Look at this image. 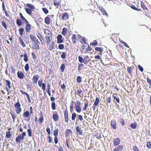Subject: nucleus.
Segmentation results:
<instances>
[{
    "instance_id": "0eeeda50",
    "label": "nucleus",
    "mask_w": 151,
    "mask_h": 151,
    "mask_svg": "<svg viewBox=\"0 0 151 151\" xmlns=\"http://www.w3.org/2000/svg\"><path fill=\"white\" fill-rule=\"evenodd\" d=\"M120 139L119 138H116L114 139L113 142L114 145L115 146L118 145L120 143Z\"/></svg>"
},
{
    "instance_id": "7c9ffc66",
    "label": "nucleus",
    "mask_w": 151,
    "mask_h": 151,
    "mask_svg": "<svg viewBox=\"0 0 151 151\" xmlns=\"http://www.w3.org/2000/svg\"><path fill=\"white\" fill-rule=\"evenodd\" d=\"M19 39L20 42V43L21 45H22L23 47H26V45L24 44L23 40L20 37H19Z\"/></svg>"
},
{
    "instance_id": "2eb2a0df",
    "label": "nucleus",
    "mask_w": 151,
    "mask_h": 151,
    "mask_svg": "<svg viewBox=\"0 0 151 151\" xmlns=\"http://www.w3.org/2000/svg\"><path fill=\"white\" fill-rule=\"evenodd\" d=\"M25 9L27 13L30 15H31L32 14V10L31 9H29L28 8H25Z\"/></svg>"
},
{
    "instance_id": "20e7f679",
    "label": "nucleus",
    "mask_w": 151,
    "mask_h": 151,
    "mask_svg": "<svg viewBox=\"0 0 151 151\" xmlns=\"http://www.w3.org/2000/svg\"><path fill=\"white\" fill-rule=\"evenodd\" d=\"M64 115L65 121L67 123L68 122V111L67 109H66L64 111Z\"/></svg>"
},
{
    "instance_id": "473e14b6",
    "label": "nucleus",
    "mask_w": 151,
    "mask_h": 151,
    "mask_svg": "<svg viewBox=\"0 0 151 151\" xmlns=\"http://www.w3.org/2000/svg\"><path fill=\"white\" fill-rule=\"evenodd\" d=\"M67 29L66 28L64 27L63 28V31L62 32V35H66L67 33Z\"/></svg>"
},
{
    "instance_id": "dca6fc26",
    "label": "nucleus",
    "mask_w": 151,
    "mask_h": 151,
    "mask_svg": "<svg viewBox=\"0 0 151 151\" xmlns=\"http://www.w3.org/2000/svg\"><path fill=\"white\" fill-rule=\"evenodd\" d=\"M76 131L79 133L80 135L82 133L83 130L81 129V127H76Z\"/></svg>"
},
{
    "instance_id": "8fccbe9b",
    "label": "nucleus",
    "mask_w": 151,
    "mask_h": 151,
    "mask_svg": "<svg viewBox=\"0 0 151 151\" xmlns=\"http://www.w3.org/2000/svg\"><path fill=\"white\" fill-rule=\"evenodd\" d=\"M1 25L4 27L6 29H7V25L5 22L4 21H2L1 22Z\"/></svg>"
},
{
    "instance_id": "3c124183",
    "label": "nucleus",
    "mask_w": 151,
    "mask_h": 151,
    "mask_svg": "<svg viewBox=\"0 0 151 151\" xmlns=\"http://www.w3.org/2000/svg\"><path fill=\"white\" fill-rule=\"evenodd\" d=\"M84 60L86 61H89L90 60L89 57L88 56H86L84 58Z\"/></svg>"
},
{
    "instance_id": "5fc2aeb1",
    "label": "nucleus",
    "mask_w": 151,
    "mask_h": 151,
    "mask_svg": "<svg viewBox=\"0 0 151 151\" xmlns=\"http://www.w3.org/2000/svg\"><path fill=\"white\" fill-rule=\"evenodd\" d=\"M25 70L26 71H28L29 69V66L28 64H27L25 65L24 67Z\"/></svg>"
},
{
    "instance_id": "e433bc0d",
    "label": "nucleus",
    "mask_w": 151,
    "mask_h": 151,
    "mask_svg": "<svg viewBox=\"0 0 151 151\" xmlns=\"http://www.w3.org/2000/svg\"><path fill=\"white\" fill-rule=\"evenodd\" d=\"M130 126L133 129H135L137 128V125L135 123H133L131 124Z\"/></svg>"
},
{
    "instance_id": "cd10ccee",
    "label": "nucleus",
    "mask_w": 151,
    "mask_h": 151,
    "mask_svg": "<svg viewBox=\"0 0 151 151\" xmlns=\"http://www.w3.org/2000/svg\"><path fill=\"white\" fill-rule=\"evenodd\" d=\"M19 32L20 35L21 36H22L23 34V32L24 31V29L23 28L21 27L19 29Z\"/></svg>"
},
{
    "instance_id": "864d4df0",
    "label": "nucleus",
    "mask_w": 151,
    "mask_h": 151,
    "mask_svg": "<svg viewBox=\"0 0 151 151\" xmlns=\"http://www.w3.org/2000/svg\"><path fill=\"white\" fill-rule=\"evenodd\" d=\"M77 116L78 117L79 120L80 121H82L83 120V119L82 115L77 114Z\"/></svg>"
},
{
    "instance_id": "c9c22d12",
    "label": "nucleus",
    "mask_w": 151,
    "mask_h": 151,
    "mask_svg": "<svg viewBox=\"0 0 151 151\" xmlns=\"http://www.w3.org/2000/svg\"><path fill=\"white\" fill-rule=\"evenodd\" d=\"M38 35H37V36L38 37V38L40 40L41 43L42 44V40H43V38L42 37V36L41 35V34H40L39 33H38Z\"/></svg>"
},
{
    "instance_id": "ea45409f",
    "label": "nucleus",
    "mask_w": 151,
    "mask_h": 151,
    "mask_svg": "<svg viewBox=\"0 0 151 151\" xmlns=\"http://www.w3.org/2000/svg\"><path fill=\"white\" fill-rule=\"evenodd\" d=\"M6 86H7L8 87H9V88H11V83L10 82V81L9 80H6Z\"/></svg>"
},
{
    "instance_id": "aec40b11",
    "label": "nucleus",
    "mask_w": 151,
    "mask_h": 151,
    "mask_svg": "<svg viewBox=\"0 0 151 151\" xmlns=\"http://www.w3.org/2000/svg\"><path fill=\"white\" fill-rule=\"evenodd\" d=\"M45 23L47 24H49L50 23V18L48 17H46L45 20Z\"/></svg>"
},
{
    "instance_id": "9d476101",
    "label": "nucleus",
    "mask_w": 151,
    "mask_h": 151,
    "mask_svg": "<svg viewBox=\"0 0 151 151\" xmlns=\"http://www.w3.org/2000/svg\"><path fill=\"white\" fill-rule=\"evenodd\" d=\"M69 16L67 13H65L63 14L62 17V19L63 20H66L69 18Z\"/></svg>"
},
{
    "instance_id": "1a4fd4ad",
    "label": "nucleus",
    "mask_w": 151,
    "mask_h": 151,
    "mask_svg": "<svg viewBox=\"0 0 151 151\" xmlns=\"http://www.w3.org/2000/svg\"><path fill=\"white\" fill-rule=\"evenodd\" d=\"M113 97L114 100H115L118 103H119V99L118 97L117 93H114L113 95Z\"/></svg>"
},
{
    "instance_id": "412c9836",
    "label": "nucleus",
    "mask_w": 151,
    "mask_h": 151,
    "mask_svg": "<svg viewBox=\"0 0 151 151\" xmlns=\"http://www.w3.org/2000/svg\"><path fill=\"white\" fill-rule=\"evenodd\" d=\"M95 50L97 51H99L100 52V54L101 55V53L103 51V49L102 48L99 47H96L95 48Z\"/></svg>"
},
{
    "instance_id": "9b49d317",
    "label": "nucleus",
    "mask_w": 151,
    "mask_h": 151,
    "mask_svg": "<svg viewBox=\"0 0 151 151\" xmlns=\"http://www.w3.org/2000/svg\"><path fill=\"white\" fill-rule=\"evenodd\" d=\"M24 138L22 136L21 134H19L16 139V140L17 143H20L21 140L24 139Z\"/></svg>"
},
{
    "instance_id": "bb28decb",
    "label": "nucleus",
    "mask_w": 151,
    "mask_h": 151,
    "mask_svg": "<svg viewBox=\"0 0 151 151\" xmlns=\"http://www.w3.org/2000/svg\"><path fill=\"white\" fill-rule=\"evenodd\" d=\"M23 116L24 117H28V116H29V112L27 111H26L23 114Z\"/></svg>"
},
{
    "instance_id": "603ef678",
    "label": "nucleus",
    "mask_w": 151,
    "mask_h": 151,
    "mask_svg": "<svg viewBox=\"0 0 151 151\" xmlns=\"http://www.w3.org/2000/svg\"><path fill=\"white\" fill-rule=\"evenodd\" d=\"M36 44V45L35 46V47L34 48L36 50H38L39 49V44H40V43H35Z\"/></svg>"
},
{
    "instance_id": "423d86ee",
    "label": "nucleus",
    "mask_w": 151,
    "mask_h": 151,
    "mask_svg": "<svg viewBox=\"0 0 151 151\" xmlns=\"http://www.w3.org/2000/svg\"><path fill=\"white\" fill-rule=\"evenodd\" d=\"M30 37L31 40L35 43H40L38 40L35 36L32 35H30Z\"/></svg>"
},
{
    "instance_id": "58836bf2",
    "label": "nucleus",
    "mask_w": 151,
    "mask_h": 151,
    "mask_svg": "<svg viewBox=\"0 0 151 151\" xmlns=\"http://www.w3.org/2000/svg\"><path fill=\"white\" fill-rule=\"evenodd\" d=\"M84 65L83 64H78V71H79L81 70V68Z\"/></svg>"
},
{
    "instance_id": "a18cd8bd",
    "label": "nucleus",
    "mask_w": 151,
    "mask_h": 151,
    "mask_svg": "<svg viewBox=\"0 0 151 151\" xmlns=\"http://www.w3.org/2000/svg\"><path fill=\"white\" fill-rule=\"evenodd\" d=\"M65 68V65L64 64H62L60 67V69L62 72H63Z\"/></svg>"
},
{
    "instance_id": "c756f323",
    "label": "nucleus",
    "mask_w": 151,
    "mask_h": 151,
    "mask_svg": "<svg viewBox=\"0 0 151 151\" xmlns=\"http://www.w3.org/2000/svg\"><path fill=\"white\" fill-rule=\"evenodd\" d=\"M58 129L55 128L53 132V135L55 136H57L58 135Z\"/></svg>"
},
{
    "instance_id": "6e6552de",
    "label": "nucleus",
    "mask_w": 151,
    "mask_h": 151,
    "mask_svg": "<svg viewBox=\"0 0 151 151\" xmlns=\"http://www.w3.org/2000/svg\"><path fill=\"white\" fill-rule=\"evenodd\" d=\"M110 125L111 127L114 129H116V121L114 120H112L110 123Z\"/></svg>"
},
{
    "instance_id": "0e129e2a",
    "label": "nucleus",
    "mask_w": 151,
    "mask_h": 151,
    "mask_svg": "<svg viewBox=\"0 0 151 151\" xmlns=\"http://www.w3.org/2000/svg\"><path fill=\"white\" fill-rule=\"evenodd\" d=\"M66 54L63 52L61 55V57L63 59H65V58Z\"/></svg>"
},
{
    "instance_id": "39448f33",
    "label": "nucleus",
    "mask_w": 151,
    "mask_h": 151,
    "mask_svg": "<svg viewBox=\"0 0 151 151\" xmlns=\"http://www.w3.org/2000/svg\"><path fill=\"white\" fill-rule=\"evenodd\" d=\"M17 76L19 78L21 79H23L25 77L24 74L21 71H18L17 72Z\"/></svg>"
},
{
    "instance_id": "37998d69",
    "label": "nucleus",
    "mask_w": 151,
    "mask_h": 151,
    "mask_svg": "<svg viewBox=\"0 0 151 151\" xmlns=\"http://www.w3.org/2000/svg\"><path fill=\"white\" fill-rule=\"evenodd\" d=\"M42 10L45 14H47L48 13V10L45 7L43 8H42Z\"/></svg>"
},
{
    "instance_id": "a878e982",
    "label": "nucleus",
    "mask_w": 151,
    "mask_h": 151,
    "mask_svg": "<svg viewBox=\"0 0 151 151\" xmlns=\"http://www.w3.org/2000/svg\"><path fill=\"white\" fill-rule=\"evenodd\" d=\"M81 105V103L80 102L78 101H77L75 103V107H80Z\"/></svg>"
},
{
    "instance_id": "09e8293b",
    "label": "nucleus",
    "mask_w": 151,
    "mask_h": 151,
    "mask_svg": "<svg viewBox=\"0 0 151 151\" xmlns=\"http://www.w3.org/2000/svg\"><path fill=\"white\" fill-rule=\"evenodd\" d=\"M27 132L28 133V136L29 137H31L32 136V131L31 129H28L27 130Z\"/></svg>"
},
{
    "instance_id": "13d9d810",
    "label": "nucleus",
    "mask_w": 151,
    "mask_h": 151,
    "mask_svg": "<svg viewBox=\"0 0 151 151\" xmlns=\"http://www.w3.org/2000/svg\"><path fill=\"white\" fill-rule=\"evenodd\" d=\"M59 48L61 50H62L64 49V46L63 45L60 44L58 45Z\"/></svg>"
},
{
    "instance_id": "c03bdc74",
    "label": "nucleus",
    "mask_w": 151,
    "mask_h": 151,
    "mask_svg": "<svg viewBox=\"0 0 151 151\" xmlns=\"http://www.w3.org/2000/svg\"><path fill=\"white\" fill-rule=\"evenodd\" d=\"M97 45V42L96 40H93V42L91 43H90L91 45H92L95 46L96 45Z\"/></svg>"
},
{
    "instance_id": "680f3d73",
    "label": "nucleus",
    "mask_w": 151,
    "mask_h": 151,
    "mask_svg": "<svg viewBox=\"0 0 151 151\" xmlns=\"http://www.w3.org/2000/svg\"><path fill=\"white\" fill-rule=\"evenodd\" d=\"M131 7L132 9L135 10H137V11L139 10V9H138L134 5H131Z\"/></svg>"
},
{
    "instance_id": "a19ab883",
    "label": "nucleus",
    "mask_w": 151,
    "mask_h": 151,
    "mask_svg": "<svg viewBox=\"0 0 151 151\" xmlns=\"http://www.w3.org/2000/svg\"><path fill=\"white\" fill-rule=\"evenodd\" d=\"M44 120V117L43 116H40L39 118L38 122L39 123H40L41 124L43 122V121Z\"/></svg>"
},
{
    "instance_id": "b1692460",
    "label": "nucleus",
    "mask_w": 151,
    "mask_h": 151,
    "mask_svg": "<svg viewBox=\"0 0 151 151\" xmlns=\"http://www.w3.org/2000/svg\"><path fill=\"white\" fill-rule=\"evenodd\" d=\"M10 114L12 117V118L13 119V122H14L15 118L17 117L16 114L14 113H13L12 112L10 113Z\"/></svg>"
},
{
    "instance_id": "e2e57ef3",
    "label": "nucleus",
    "mask_w": 151,
    "mask_h": 151,
    "mask_svg": "<svg viewBox=\"0 0 151 151\" xmlns=\"http://www.w3.org/2000/svg\"><path fill=\"white\" fill-rule=\"evenodd\" d=\"M19 15L22 19L24 21L25 20H26V19L23 17L21 13H20Z\"/></svg>"
},
{
    "instance_id": "c85d7f7f",
    "label": "nucleus",
    "mask_w": 151,
    "mask_h": 151,
    "mask_svg": "<svg viewBox=\"0 0 151 151\" xmlns=\"http://www.w3.org/2000/svg\"><path fill=\"white\" fill-rule=\"evenodd\" d=\"M26 6H27L29 7V9H35L34 6L33 4L28 3L26 4Z\"/></svg>"
},
{
    "instance_id": "4d7b16f0",
    "label": "nucleus",
    "mask_w": 151,
    "mask_h": 151,
    "mask_svg": "<svg viewBox=\"0 0 151 151\" xmlns=\"http://www.w3.org/2000/svg\"><path fill=\"white\" fill-rule=\"evenodd\" d=\"M133 149L134 151H139V149L135 146H133Z\"/></svg>"
},
{
    "instance_id": "7ed1b4c3",
    "label": "nucleus",
    "mask_w": 151,
    "mask_h": 151,
    "mask_svg": "<svg viewBox=\"0 0 151 151\" xmlns=\"http://www.w3.org/2000/svg\"><path fill=\"white\" fill-rule=\"evenodd\" d=\"M40 78V76L38 74H36L32 78V81L34 84H37V81Z\"/></svg>"
},
{
    "instance_id": "69168bd1",
    "label": "nucleus",
    "mask_w": 151,
    "mask_h": 151,
    "mask_svg": "<svg viewBox=\"0 0 151 151\" xmlns=\"http://www.w3.org/2000/svg\"><path fill=\"white\" fill-rule=\"evenodd\" d=\"M54 142L55 144H57L58 142V139L57 138V136H55L54 137Z\"/></svg>"
},
{
    "instance_id": "4be33fe9",
    "label": "nucleus",
    "mask_w": 151,
    "mask_h": 151,
    "mask_svg": "<svg viewBox=\"0 0 151 151\" xmlns=\"http://www.w3.org/2000/svg\"><path fill=\"white\" fill-rule=\"evenodd\" d=\"M76 35L75 34L73 35L72 36V39L73 44L75 43L76 42Z\"/></svg>"
},
{
    "instance_id": "4468645a",
    "label": "nucleus",
    "mask_w": 151,
    "mask_h": 151,
    "mask_svg": "<svg viewBox=\"0 0 151 151\" xmlns=\"http://www.w3.org/2000/svg\"><path fill=\"white\" fill-rule=\"evenodd\" d=\"M70 134L72 135L73 134L72 132L70 129H67L66 131L65 137H67L69 136Z\"/></svg>"
},
{
    "instance_id": "a211bd4d",
    "label": "nucleus",
    "mask_w": 151,
    "mask_h": 151,
    "mask_svg": "<svg viewBox=\"0 0 151 151\" xmlns=\"http://www.w3.org/2000/svg\"><path fill=\"white\" fill-rule=\"evenodd\" d=\"M31 25L30 24H26L25 27V30L27 32H29L31 28Z\"/></svg>"
},
{
    "instance_id": "f257e3e1",
    "label": "nucleus",
    "mask_w": 151,
    "mask_h": 151,
    "mask_svg": "<svg viewBox=\"0 0 151 151\" xmlns=\"http://www.w3.org/2000/svg\"><path fill=\"white\" fill-rule=\"evenodd\" d=\"M44 32L46 35V39L50 41H51L52 40V35L50 31L46 29L45 30Z\"/></svg>"
},
{
    "instance_id": "de8ad7c7",
    "label": "nucleus",
    "mask_w": 151,
    "mask_h": 151,
    "mask_svg": "<svg viewBox=\"0 0 151 151\" xmlns=\"http://www.w3.org/2000/svg\"><path fill=\"white\" fill-rule=\"evenodd\" d=\"M147 146L148 149L151 148V142L149 141L147 142Z\"/></svg>"
},
{
    "instance_id": "bf43d9fd",
    "label": "nucleus",
    "mask_w": 151,
    "mask_h": 151,
    "mask_svg": "<svg viewBox=\"0 0 151 151\" xmlns=\"http://www.w3.org/2000/svg\"><path fill=\"white\" fill-rule=\"evenodd\" d=\"M85 105L83 107V109L84 111L86 110L88 106V103H86V102H85V103L84 104Z\"/></svg>"
},
{
    "instance_id": "f3484780",
    "label": "nucleus",
    "mask_w": 151,
    "mask_h": 151,
    "mask_svg": "<svg viewBox=\"0 0 151 151\" xmlns=\"http://www.w3.org/2000/svg\"><path fill=\"white\" fill-rule=\"evenodd\" d=\"M24 60L26 63L28 61V56L27 55V52L25 51L24 53Z\"/></svg>"
},
{
    "instance_id": "f8f14e48",
    "label": "nucleus",
    "mask_w": 151,
    "mask_h": 151,
    "mask_svg": "<svg viewBox=\"0 0 151 151\" xmlns=\"http://www.w3.org/2000/svg\"><path fill=\"white\" fill-rule=\"evenodd\" d=\"M62 36L61 35H58L57 37L58 40V43H61L63 42V40L62 39Z\"/></svg>"
},
{
    "instance_id": "72a5a7b5",
    "label": "nucleus",
    "mask_w": 151,
    "mask_h": 151,
    "mask_svg": "<svg viewBox=\"0 0 151 151\" xmlns=\"http://www.w3.org/2000/svg\"><path fill=\"white\" fill-rule=\"evenodd\" d=\"M77 114L75 113L74 112L72 114L71 119L72 120H75L76 119V117L77 116Z\"/></svg>"
},
{
    "instance_id": "5701e85b",
    "label": "nucleus",
    "mask_w": 151,
    "mask_h": 151,
    "mask_svg": "<svg viewBox=\"0 0 151 151\" xmlns=\"http://www.w3.org/2000/svg\"><path fill=\"white\" fill-rule=\"evenodd\" d=\"M11 136L10 131H8L6 132V137L7 138H10Z\"/></svg>"
},
{
    "instance_id": "2f4dec72",
    "label": "nucleus",
    "mask_w": 151,
    "mask_h": 151,
    "mask_svg": "<svg viewBox=\"0 0 151 151\" xmlns=\"http://www.w3.org/2000/svg\"><path fill=\"white\" fill-rule=\"evenodd\" d=\"M99 98H96V99L95 101L93 104V105H95V106H98L99 104Z\"/></svg>"
},
{
    "instance_id": "79ce46f5",
    "label": "nucleus",
    "mask_w": 151,
    "mask_h": 151,
    "mask_svg": "<svg viewBox=\"0 0 151 151\" xmlns=\"http://www.w3.org/2000/svg\"><path fill=\"white\" fill-rule=\"evenodd\" d=\"M78 59L79 62L81 63L84 62V59L82 57L80 56H79L78 57Z\"/></svg>"
},
{
    "instance_id": "052dcab7",
    "label": "nucleus",
    "mask_w": 151,
    "mask_h": 151,
    "mask_svg": "<svg viewBox=\"0 0 151 151\" xmlns=\"http://www.w3.org/2000/svg\"><path fill=\"white\" fill-rule=\"evenodd\" d=\"M111 98L110 97H109L108 98H106V100L107 101L106 104L108 105V103L109 102V103H110L111 102Z\"/></svg>"
},
{
    "instance_id": "338daca9",
    "label": "nucleus",
    "mask_w": 151,
    "mask_h": 151,
    "mask_svg": "<svg viewBox=\"0 0 151 151\" xmlns=\"http://www.w3.org/2000/svg\"><path fill=\"white\" fill-rule=\"evenodd\" d=\"M42 89L43 91H44L45 90V87L46 86V85L45 83H43L42 84Z\"/></svg>"
},
{
    "instance_id": "774afa93",
    "label": "nucleus",
    "mask_w": 151,
    "mask_h": 151,
    "mask_svg": "<svg viewBox=\"0 0 151 151\" xmlns=\"http://www.w3.org/2000/svg\"><path fill=\"white\" fill-rule=\"evenodd\" d=\"M119 121L123 125H124V122L123 119L122 118L119 119Z\"/></svg>"
},
{
    "instance_id": "4c0bfd02",
    "label": "nucleus",
    "mask_w": 151,
    "mask_h": 151,
    "mask_svg": "<svg viewBox=\"0 0 151 151\" xmlns=\"http://www.w3.org/2000/svg\"><path fill=\"white\" fill-rule=\"evenodd\" d=\"M76 111L78 113H80L81 111V108L80 107H77L76 108Z\"/></svg>"
},
{
    "instance_id": "6e6d98bb",
    "label": "nucleus",
    "mask_w": 151,
    "mask_h": 151,
    "mask_svg": "<svg viewBox=\"0 0 151 151\" xmlns=\"http://www.w3.org/2000/svg\"><path fill=\"white\" fill-rule=\"evenodd\" d=\"M133 67L131 66L130 68L128 67L127 68V70L129 73H131L132 72V69Z\"/></svg>"
},
{
    "instance_id": "f03ea898",
    "label": "nucleus",
    "mask_w": 151,
    "mask_h": 151,
    "mask_svg": "<svg viewBox=\"0 0 151 151\" xmlns=\"http://www.w3.org/2000/svg\"><path fill=\"white\" fill-rule=\"evenodd\" d=\"M15 107L16 108V111L17 113L19 114L22 111V109L20 107L21 104L18 101L14 105Z\"/></svg>"
},
{
    "instance_id": "f704fd0d",
    "label": "nucleus",
    "mask_w": 151,
    "mask_h": 151,
    "mask_svg": "<svg viewBox=\"0 0 151 151\" xmlns=\"http://www.w3.org/2000/svg\"><path fill=\"white\" fill-rule=\"evenodd\" d=\"M76 81L78 83H80L82 81V78L80 76H78L76 78Z\"/></svg>"
},
{
    "instance_id": "393cba45",
    "label": "nucleus",
    "mask_w": 151,
    "mask_h": 151,
    "mask_svg": "<svg viewBox=\"0 0 151 151\" xmlns=\"http://www.w3.org/2000/svg\"><path fill=\"white\" fill-rule=\"evenodd\" d=\"M16 23H17V25L19 27V26L22 25V23L21 22V20L18 19H17Z\"/></svg>"
},
{
    "instance_id": "ddd939ff",
    "label": "nucleus",
    "mask_w": 151,
    "mask_h": 151,
    "mask_svg": "<svg viewBox=\"0 0 151 151\" xmlns=\"http://www.w3.org/2000/svg\"><path fill=\"white\" fill-rule=\"evenodd\" d=\"M123 149V146L120 145L114 149L113 151H122Z\"/></svg>"
},
{
    "instance_id": "6ab92c4d",
    "label": "nucleus",
    "mask_w": 151,
    "mask_h": 151,
    "mask_svg": "<svg viewBox=\"0 0 151 151\" xmlns=\"http://www.w3.org/2000/svg\"><path fill=\"white\" fill-rule=\"evenodd\" d=\"M59 116L57 114H53V118L55 121H57L59 118Z\"/></svg>"
},
{
    "instance_id": "49530a36",
    "label": "nucleus",
    "mask_w": 151,
    "mask_h": 151,
    "mask_svg": "<svg viewBox=\"0 0 151 151\" xmlns=\"http://www.w3.org/2000/svg\"><path fill=\"white\" fill-rule=\"evenodd\" d=\"M51 107L53 110H55V102H52L51 104Z\"/></svg>"
}]
</instances>
